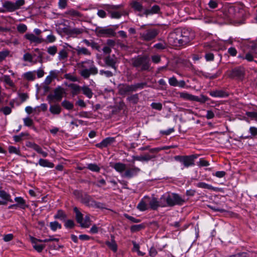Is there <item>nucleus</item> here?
<instances>
[{"instance_id": "nucleus-62", "label": "nucleus", "mask_w": 257, "mask_h": 257, "mask_svg": "<svg viewBox=\"0 0 257 257\" xmlns=\"http://www.w3.org/2000/svg\"><path fill=\"white\" fill-rule=\"evenodd\" d=\"M151 106L153 108L161 110L162 109V104L161 103L153 102L151 104Z\"/></svg>"}, {"instance_id": "nucleus-4", "label": "nucleus", "mask_w": 257, "mask_h": 257, "mask_svg": "<svg viewBox=\"0 0 257 257\" xmlns=\"http://www.w3.org/2000/svg\"><path fill=\"white\" fill-rule=\"evenodd\" d=\"M131 63L133 67L140 68L142 71H149L151 65L150 59L146 55L138 56L132 58Z\"/></svg>"}, {"instance_id": "nucleus-16", "label": "nucleus", "mask_w": 257, "mask_h": 257, "mask_svg": "<svg viewBox=\"0 0 257 257\" xmlns=\"http://www.w3.org/2000/svg\"><path fill=\"white\" fill-rule=\"evenodd\" d=\"M104 62L107 66L111 67L115 70H116L117 67L116 66V64L117 62V59L114 57V56H108L106 57L104 59Z\"/></svg>"}, {"instance_id": "nucleus-37", "label": "nucleus", "mask_w": 257, "mask_h": 257, "mask_svg": "<svg viewBox=\"0 0 257 257\" xmlns=\"http://www.w3.org/2000/svg\"><path fill=\"white\" fill-rule=\"evenodd\" d=\"M0 197L6 201L11 202H13L11 199V195L4 190H0Z\"/></svg>"}, {"instance_id": "nucleus-58", "label": "nucleus", "mask_w": 257, "mask_h": 257, "mask_svg": "<svg viewBox=\"0 0 257 257\" xmlns=\"http://www.w3.org/2000/svg\"><path fill=\"white\" fill-rule=\"evenodd\" d=\"M17 30L20 33H23L27 31V27L26 25L21 24L18 26Z\"/></svg>"}, {"instance_id": "nucleus-47", "label": "nucleus", "mask_w": 257, "mask_h": 257, "mask_svg": "<svg viewBox=\"0 0 257 257\" xmlns=\"http://www.w3.org/2000/svg\"><path fill=\"white\" fill-rule=\"evenodd\" d=\"M28 134L27 133H21L19 135L14 136L13 137L14 140L16 142H21L25 136H27Z\"/></svg>"}, {"instance_id": "nucleus-20", "label": "nucleus", "mask_w": 257, "mask_h": 257, "mask_svg": "<svg viewBox=\"0 0 257 257\" xmlns=\"http://www.w3.org/2000/svg\"><path fill=\"white\" fill-rule=\"evenodd\" d=\"M25 37L27 39L29 40L31 42H34V43L40 44L44 41V40L42 38L37 37L34 34H33L32 33L26 34L25 35Z\"/></svg>"}, {"instance_id": "nucleus-39", "label": "nucleus", "mask_w": 257, "mask_h": 257, "mask_svg": "<svg viewBox=\"0 0 257 257\" xmlns=\"http://www.w3.org/2000/svg\"><path fill=\"white\" fill-rule=\"evenodd\" d=\"M61 105L64 108L67 110L72 109L74 107L73 104L67 100H63L61 103Z\"/></svg>"}, {"instance_id": "nucleus-28", "label": "nucleus", "mask_w": 257, "mask_h": 257, "mask_svg": "<svg viewBox=\"0 0 257 257\" xmlns=\"http://www.w3.org/2000/svg\"><path fill=\"white\" fill-rule=\"evenodd\" d=\"M131 6L136 11L142 12L143 10L142 4L136 1H134L131 3Z\"/></svg>"}, {"instance_id": "nucleus-8", "label": "nucleus", "mask_w": 257, "mask_h": 257, "mask_svg": "<svg viewBox=\"0 0 257 257\" xmlns=\"http://www.w3.org/2000/svg\"><path fill=\"white\" fill-rule=\"evenodd\" d=\"M24 4V0H17L15 3L11 1H6L3 4V6L8 12H12L20 9Z\"/></svg>"}, {"instance_id": "nucleus-3", "label": "nucleus", "mask_w": 257, "mask_h": 257, "mask_svg": "<svg viewBox=\"0 0 257 257\" xmlns=\"http://www.w3.org/2000/svg\"><path fill=\"white\" fill-rule=\"evenodd\" d=\"M161 196L164 207L180 206L185 202V198L177 193L167 192Z\"/></svg>"}, {"instance_id": "nucleus-54", "label": "nucleus", "mask_w": 257, "mask_h": 257, "mask_svg": "<svg viewBox=\"0 0 257 257\" xmlns=\"http://www.w3.org/2000/svg\"><path fill=\"white\" fill-rule=\"evenodd\" d=\"M10 52L8 50L0 51V63L9 56Z\"/></svg>"}, {"instance_id": "nucleus-42", "label": "nucleus", "mask_w": 257, "mask_h": 257, "mask_svg": "<svg viewBox=\"0 0 257 257\" xmlns=\"http://www.w3.org/2000/svg\"><path fill=\"white\" fill-rule=\"evenodd\" d=\"M155 158V156L154 155L150 154L149 153L141 155V162H148Z\"/></svg>"}, {"instance_id": "nucleus-15", "label": "nucleus", "mask_w": 257, "mask_h": 257, "mask_svg": "<svg viewBox=\"0 0 257 257\" xmlns=\"http://www.w3.org/2000/svg\"><path fill=\"white\" fill-rule=\"evenodd\" d=\"M30 240L33 244V248L38 252H41L45 247V244H39V239L30 236Z\"/></svg>"}, {"instance_id": "nucleus-23", "label": "nucleus", "mask_w": 257, "mask_h": 257, "mask_svg": "<svg viewBox=\"0 0 257 257\" xmlns=\"http://www.w3.org/2000/svg\"><path fill=\"white\" fill-rule=\"evenodd\" d=\"M68 87L71 89V93L73 96L79 94L81 90V88L78 85L74 83L68 84Z\"/></svg>"}, {"instance_id": "nucleus-6", "label": "nucleus", "mask_w": 257, "mask_h": 257, "mask_svg": "<svg viewBox=\"0 0 257 257\" xmlns=\"http://www.w3.org/2000/svg\"><path fill=\"white\" fill-rule=\"evenodd\" d=\"M227 76L231 78L242 81L245 75V69L242 66L236 67L226 72Z\"/></svg>"}, {"instance_id": "nucleus-5", "label": "nucleus", "mask_w": 257, "mask_h": 257, "mask_svg": "<svg viewBox=\"0 0 257 257\" xmlns=\"http://www.w3.org/2000/svg\"><path fill=\"white\" fill-rule=\"evenodd\" d=\"M198 157V155L197 154L188 156L178 155L174 157V159L181 163L185 168H189L195 165V160Z\"/></svg>"}, {"instance_id": "nucleus-29", "label": "nucleus", "mask_w": 257, "mask_h": 257, "mask_svg": "<svg viewBox=\"0 0 257 257\" xmlns=\"http://www.w3.org/2000/svg\"><path fill=\"white\" fill-rule=\"evenodd\" d=\"M196 186L199 188L207 189L208 190H213L215 191L218 190L217 188L213 187L212 185L208 184L205 182H199L196 184Z\"/></svg>"}, {"instance_id": "nucleus-1", "label": "nucleus", "mask_w": 257, "mask_h": 257, "mask_svg": "<svg viewBox=\"0 0 257 257\" xmlns=\"http://www.w3.org/2000/svg\"><path fill=\"white\" fill-rule=\"evenodd\" d=\"M195 38L194 33L188 29L177 28L171 32L168 41L170 45L174 47H183L188 44Z\"/></svg>"}, {"instance_id": "nucleus-50", "label": "nucleus", "mask_w": 257, "mask_h": 257, "mask_svg": "<svg viewBox=\"0 0 257 257\" xmlns=\"http://www.w3.org/2000/svg\"><path fill=\"white\" fill-rule=\"evenodd\" d=\"M99 74L102 76H105L106 77L109 78L113 76V73L109 70H100Z\"/></svg>"}, {"instance_id": "nucleus-56", "label": "nucleus", "mask_w": 257, "mask_h": 257, "mask_svg": "<svg viewBox=\"0 0 257 257\" xmlns=\"http://www.w3.org/2000/svg\"><path fill=\"white\" fill-rule=\"evenodd\" d=\"M154 47L158 50H163L167 48V44L163 42V43H159L157 44H156Z\"/></svg>"}, {"instance_id": "nucleus-34", "label": "nucleus", "mask_w": 257, "mask_h": 257, "mask_svg": "<svg viewBox=\"0 0 257 257\" xmlns=\"http://www.w3.org/2000/svg\"><path fill=\"white\" fill-rule=\"evenodd\" d=\"M83 93L88 98H91L93 96V92L90 88L88 86H84L81 88Z\"/></svg>"}, {"instance_id": "nucleus-14", "label": "nucleus", "mask_w": 257, "mask_h": 257, "mask_svg": "<svg viewBox=\"0 0 257 257\" xmlns=\"http://www.w3.org/2000/svg\"><path fill=\"white\" fill-rule=\"evenodd\" d=\"M63 89L59 87L54 90V94L48 95V98L51 99H55L57 101H59L63 97Z\"/></svg>"}, {"instance_id": "nucleus-59", "label": "nucleus", "mask_w": 257, "mask_h": 257, "mask_svg": "<svg viewBox=\"0 0 257 257\" xmlns=\"http://www.w3.org/2000/svg\"><path fill=\"white\" fill-rule=\"evenodd\" d=\"M178 80L174 76L171 77L169 79V83L171 86L176 87L177 86Z\"/></svg>"}, {"instance_id": "nucleus-52", "label": "nucleus", "mask_w": 257, "mask_h": 257, "mask_svg": "<svg viewBox=\"0 0 257 257\" xmlns=\"http://www.w3.org/2000/svg\"><path fill=\"white\" fill-rule=\"evenodd\" d=\"M144 227L143 224L133 225L131 227V230L133 232H137L143 229Z\"/></svg>"}, {"instance_id": "nucleus-10", "label": "nucleus", "mask_w": 257, "mask_h": 257, "mask_svg": "<svg viewBox=\"0 0 257 257\" xmlns=\"http://www.w3.org/2000/svg\"><path fill=\"white\" fill-rule=\"evenodd\" d=\"M180 97L186 100L195 101L201 103H204L208 100V98L204 95H201L200 97L193 95L187 92H180Z\"/></svg>"}, {"instance_id": "nucleus-41", "label": "nucleus", "mask_w": 257, "mask_h": 257, "mask_svg": "<svg viewBox=\"0 0 257 257\" xmlns=\"http://www.w3.org/2000/svg\"><path fill=\"white\" fill-rule=\"evenodd\" d=\"M24 77L28 81H34L35 78V74L34 72L29 71L24 74Z\"/></svg>"}, {"instance_id": "nucleus-9", "label": "nucleus", "mask_w": 257, "mask_h": 257, "mask_svg": "<svg viewBox=\"0 0 257 257\" xmlns=\"http://www.w3.org/2000/svg\"><path fill=\"white\" fill-rule=\"evenodd\" d=\"M159 34V30L155 28H150L140 33L141 39L144 41H151L155 38Z\"/></svg>"}, {"instance_id": "nucleus-55", "label": "nucleus", "mask_w": 257, "mask_h": 257, "mask_svg": "<svg viewBox=\"0 0 257 257\" xmlns=\"http://www.w3.org/2000/svg\"><path fill=\"white\" fill-rule=\"evenodd\" d=\"M65 78L71 80L73 82H76L78 81L77 77L72 75L70 73H67L64 75Z\"/></svg>"}, {"instance_id": "nucleus-26", "label": "nucleus", "mask_w": 257, "mask_h": 257, "mask_svg": "<svg viewBox=\"0 0 257 257\" xmlns=\"http://www.w3.org/2000/svg\"><path fill=\"white\" fill-rule=\"evenodd\" d=\"M77 54L78 55H83L85 56H90L91 52L85 47H77L75 48Z\"/></svg>"}, {"instance_id": "nucleus-38", "label": "nucleus", "mask_w": 257, "mask_h": 257, "mask_svg": "<svg viewBox=\"0 0 257 257\" xmlns=\"http://www.w3.org/2000/svg\"><path fill=\"white\" fill-rule=\"evenodd\" d=\"M80 226L83 228H88L90 225V219L88 216H85L84 219L82 220L81 223H80Z\"/></svg>"}, {"instance_id": "nucleus-24", "label": "nucleus", "mask_w": 257, "mask_h": 257, "mask_svg": "<svg viewBox=\"0 0 257 257\" xmlns=\"http://www.w3.org/2000/svg\"><path fill=\"white\" fill-rule=\"evenodd\" d=\"M65 14L68 15L71 18H81L82 17V15L79 12L73 9L68 10L65 12Z\"/></svg>"}, {"instance_id": "nucleus-49", "label": "nucleus", "mask_w": 257, "mask_h": 257, "mask_svg": "<svg viewBox=\"0 0 257 257\" xmlns=\"http://www.w3.org/2000/svg\"><path fill=\"white\" fill-rule=\"evenodd\" d=\"M87 168L92 171L96 172H98L100 171V168L95 164H88Z\"/></svg>"}, {"instance_id": "nucleus-18", "label": "nucleus", "mask_w": 257, "mask_h": 257, "mask_svg": "<svg viewBox=\"0 0 257 257\" xmlns=\"http://www.w3.org/2000/svg\"><path fill=\"white\" fill-rule=\"evenodd\" d=\"M118 93L121 95H126L131 92L130 85L120 84L118 86Z\"/></svg>"}, {"instance_id": "nucleus-43", "label": "nucleus", "mask_w": 257, "mask_h": 257, "mask_svg": "<svg viewBox=\"0 0 257 257\" xmlns=\"http://www.w3.org/2000/svg\"><path fill=\"white\" fill-rule=\"evenodd\" d=\"M55 219H59L60 220H64L66 218V215L61 210H59L57 213L54 215Z\"/></svg>"}, {"instance_id": "nucleus-19", "label": "nucleus", "mask_w": 257, "mask_h": 257, "mask_svg": "<svg viewBox=\"0 0 257 257\" xmlns=\"http://www.w3.org/2000/svg\"><path fill=\"white\" fill-rule=\"evenodd\" d=\"M149 199V197L145 196L138 204L137 208L141 211H144L149 208L147 199Z\"/></svg>"}, {"instance_id": "nucleus-27", "label": "nucleus", "mask_w": 257, "mask_h": 257, "mask_svg": "<svg viewBox=\"0 0 257 257\" xmlns=\"http://www.w3.org/2000/svg\"><path fill=\"white\" fill-rule=\"evenodd\" d=\"M38 163L43 167L52 168L54 167V165L53 163L46 159H40Z\"/></svg>"}, {"instance_id": "nucleus-2", "label": "nucleus", "mask_w": 257, "mask_h": 257, "mask_svg": "<svg viewBox=\"0 0 257 257\" xmlns=\"http://www.w3.org/2000/svg\"><path fill=\"white\" fill-rule=\"evenodd\" d=\"M79 74L84 79H88L91 75H95L98 72L92 60L88 59L77 64Z\"/></svg>"}, {"instance_id": "nucleus-12", "label": "nucleus", "mask_w": 257, "mask_h": 257, "mask_svg": "<svg viewBox=\"0 0 257 257\" xmlns=\"http://www.w3.org/2000/svg\"><path fill=\"white\" fill-rule=\"evenodd\" d=\"M95 31L97 35L100 36H114L115 34L114 31L111 28L97 27Z\"/></svg>"}, {"instance_id": "nucleus-17", "label": "nucleus", "mask_w": 257, "mask_h": 257, "mask_svg": "<svg viewBox=\"0 0 257 257\" xmlns=\"http://www.w3.org/2000/svg\"><path fill=\"white\" fill-rule=\"evenodd\" d=\"M115 142V139L112 137H108L103 140L100 143L96 144V147L99 148H103L111 145Z\"/></svg>"}, {"instance_id": "nucleus-21", "label": "nucleus", "mask_w": 257, "mask_h": 257, "mask_svg": "<svg viewBox=\"0 0 257 257\" xmlns=\"http://www.w3.org/2000/svg\"><path fill=\"white\" fill-rule=\"evenodd\" d=\"M110 166L119 173H122L126 169L125 164L119 162L113 164L110 163Z\"/></svg>"}, {"instance_id": "nucleus-48", "label": "nucleus", "mask_w": 257, "mask_h": 257, "mask_svg": "<svg viewBox=\"0 0 257 257\" xmlns=\"http://www.w3.org/2000/svg\"><path fill=\"white\" fill-rule=\"evenodd\" d=\"M50 226L53 231H56L58 228H61V225L57 221L51 222L50 223Z\"/></svg>"}, {"instance_id": "nucleus-25", "label": "nucleus", "mask_w": 257, "mask_h": 257, "mask_svg": "<svg viewBox=\"0 0 257 257\" xmlns=\"http://www.w3.org/2000/svg\"><path fill=\"white\" fill-rule=\"evenodd\" d=\"M209 94L214 97H224L227 96V93L221 90H216L211 91L209 92Z\"/></svg>"}, {"instance_id": "nucleus-22", "label": "nucleus", "mask_w": 257, "mask_h": 257, "mask_svg": "<svg viewBox=\"0 0 257 257\" xmlns=\"http://www.w3.org/2000/svg\"><path fill=\"white\" fill-rule=\"evenodd\" d=\"M61 110L62 108L58 103L51 104L49 107V111L53 114L59 115L61 113Z\"/></svg>"}, {"instance_id": "nucleus-44", "label": "nucleus", "mask_w": 257, "mask_h": 257, "mask_svg": "<svg viewBox=\"0 0 257 257\" xmlns=\"http://www.w3.org/2000/svg\"><path fill=\"white\" fill-rule=\"evenodd\" d=\"M68 57V53L65 49H62L58 53V58L60 60L66 59Z\"/></svg>"}, {"instance_id": "nucleus-63", "label": "nucleus", "mask_w": 257, "mask_h": 257, "mask_svg": "<svg viewBox=\"0 0 257 257\" xmlns=\"http://www.w3.org/2000/svg\"><path fill=\"white\" fill-rule=\"evenodd\" d=\"M65 226L67 228H72L74 226V222L72 220H68L65 222Z\"/></svg>"}, {"instance_id": "nucleus-53", "label": "nucleus", "mask_w": 257, "mask_h": 257, "mask_svg": "<svg viewBox=\"0 0 257 257\" xmlns=\"http://www.w3.org/2000/svg\"><path fill=\"white\" fill-rule=\"evenodd\" d=\"M57 52V48L56 46H50L47 49V52L51 55H55Z\"/></svg>"}, {"instance_id": "nucleus-40", "label": "nucleus", "mask_w": 257, "mask_h": 257, "mask_svg": "<svg viewBox=\"0 0 257 257\" xmlns=\"http://www.w3.org/2000/svg\"><path fill=\"white\" fill-rule=\"evenodd\" d=\"M133 244V251H136L138 253V254L140 256H144L145 253L142 252L140 250V245L139 244L137 243L135 241H132Z\"/></svg>"}, {"instance_id": "nucleus-35", "label": "nucleus", "mask_w": 257, "mask_h": 257, "mask_svg": "<svg viewBox=\"0 0 257 257\" xmlns=\"http://www.w3.org/2000/svg\"><path fill=\"white\" fill-rule=\"evenodd\" d=\"M105 244L113 252H116L117 251V245L113 239H111V241H106Z\"/></svg>"}, {"instance_id": "nucleus-60", "label": "nucleus", "mask_w": 257, "mask_h": 257, "mask_svg": "<svg viewBox=\"0 0 257 257\" xmlns=\"http://www.w3.org/2000/svg\"><path fill=\"white\" fill-rule=\"evenodd\" d=\"M24 123L25 125L27 126H31L33 124V120L29 118V117H26L23 119Z\"/></svg>"}, {"instance_id": "nucleus-45", "label": "nucleus", "mask_w": 257, "mask_h": 257, "mask_svg": "<svg viewBox=\"0 0 257 257\" xmlns=\"http://www.w3.org/2000/svg\"><path fill=\"white\" fill-rule=\"evenodd\" d=\"M8 150L10 154H15L19 156L21 155V152L19 148H16L14 146H9Z\"/></svg>"}, {"instance_id": "nucleus-61", "label": "nucleus", "mask_w": 257, "mask_h": 257, "mask_svg": "<svg viewBox=\"0 0 257 257\" xmlns=\"http://www.w3.org/2000/svg\"><path fill=\"white\" fill-rule=\"evenodd\" d=\"M1 111H2L5 115H9L12 112V109L9 106H5L1 108Z\"/></svg>"}, {"instance_id": "nucleus-13", "label": "nucleus", "mask_w": 257, "mask_h": 257, "mask_svg": "<svg viewBox=\"0 0 257 257\" xmlns=\"http://www.w3.org/2000/svg\"><path fill=\"white\" fill-rule=\"evenodd\" d=\"M140 171L141 170L139 168L133 166L132 168L125 170V172L122 175V176L127 178H131L136 176Z\"/></svg>"}, {"instance_id": "nucleus-51", "label": "nucleus", "mask_w": 257, "mask_h": 257, "mask_svg": "<svg viewBox=\"0 0 257 257\" xmlns=\"http://www.w3.org/2000/svg\"><path fill=\"white\" fill-rule=\"evenodd\" d=\"M3 80L10 86H13L14 83L9 75H5L3 77Z\"/></svg>"}, {"instance_id": "nucleus-11", "label": "nucleus", "mask_w": 257, "mask_h": 257, "mask_svg": "<svg viewBox=\"0 0 257 257\" xmlns=\"http://www.w3.org/2000/svg\"><path fill=\"white\" fill-rule=\"evenodd\" d=\"M147 201L149 205V208H151L152 210H156L159 207H164L162 196H161L159 200L153 197L152 198L149 197V199H147Z\"/></svg>"}, {"instance_id": "nucleus-33", "label": "nucleus", "mask_w": 257, "mask_h": 257, "mask_svg": "<svg viewBox=\"0 0 257 257\" xmlns=\"http://www.w3.org/2000/svg\"><path fill=\"white\" fill-rule=\"evenodd\" d=\"M84 32V29L82 28H74L69 30V33L73 36H76Z\"/></svg>"}, {"instance_id": "nucleus-32", "label": "nucleus", "mask_w": 257, "mask_h": 257, "mask_svg": "<svg viewBox=\"0 0 257 257\" xmlns=\"http://www.w3.org/2000/svg\"><path fill=\"white\" fill-rule=\"evenodd\" d=\"M160 11V7L158 5L153 6L151 9H148L145 11L146 15L158 14Z\"/></svg>"}, {"instance_id": "nucleus-64", "label": "nucleus", "mask_w": 257, "mask_h": 257, "mask_svg": "<svg viewBox=\"0 0 257 257\" xmlns=\"http://www.w3.org/2000/svg\"><path fill=\"white\" fill-rule=\"evenodd\" d=\"M248 254L246 252H238L234 254L230 255L229 257H247Z\"/></svg>"}, {"instance_id": "nucleus-30", "label": "nucleus", "mask_w": 257, "mask_h": 257, "mask_svg": "<svg viewBox=\"0 0 257 257\" xmlns=\"http://www.w3.org/2000/svg\"><path fill=\"white\" fill-rule=\"evenodd\" d=\"M82 202L87 206L92 205L93 200L91 197L88 194H84L82 196Z\"/></svg>"}, {"instance_id": "nucleus-31", "label": "nucleus", "mask_w": 257, "mask_h": 257, "mask_svg": "<svg viewBox=\"0 0 257 257\" xmlns=\"http://www.w3.org/2000/svg\"><path fill=\"white\" fill-rule=\"evenodd\" d=\"M15 201L17 203L18 206L22 209H24L27 207L25 200L21 197H16Z\"/></svg>"}, {"instance_id": "nucleus-7", "label": "nucleus", "mask_w": 257, "mask_h": 257, "mask_svg": "<svg viewBox=\"0 0 257 257\" xmlns=\"http://www.w3.org/2000/svg\"><path fill=\"white\" fill-rule=\"evenodd\" d=\"M34 51L38 53V59H34L33 54L30 53H26L24 54L23 60L25 62H29L33 64L37 63L38 62L42 63L44 53L40 50L38 48H36Z\"/></svg>"}, {"instance_id": "nucleus-36", "label": "nucleus", "mask_w": 257, "mask_h": 257, "mask_svg": "<svg viewBox=\"0 0 257 257\" xmlns=\"http://www.w3.org/2000/svg\"><path fill=\"white\" fill-rule=\"evenodd\" d=\"M74 212L75 213L76 219L78 223H81L82 220L83 219V214L79 211L78 208L76 207L73 208Z\"/></svg>"}, {"instance_id": "nucleus-57", "label": "nucleus", "mask_w": 257, "mask_h": 257, "mask_svg": "<svg viewBox=\"0 0 257 257\" xmlns=\"http://www.w3.org/2000/svg\"><path fill=\"white\" fill-rule=\"evenodd\" d=\"M67 6V0H59L58 7L60 9H64Z\"/></svg>"}, {"instance_id": "nucleus-46", "label": "nucleus", "mask_w": 257, "mask_h": 257, "mask_svg": "<svg viewBox=\"0 0 257 257\" xmlns=\"http://www.w3.org/2000/svg\"><path fill=\"white\" fill-rule=\"evenodd\" d=\"M127 100L134 104H136L139 101V95L138 94H133L127 97Z\"/></svg>"}]
</instances>
